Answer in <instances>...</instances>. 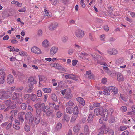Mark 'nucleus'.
<instances>
[{
	"instance_id": "nucleus-36",
	"label": "nucleus",
	"mask_w": 135,
	"mask_h": 135,
	"mask_svg": "<svg viewBox=\"0 0 135 135\" xmlns=\"http://www.w3.org/2000/svg\"><path fill=\"white\" fill-rule=\"evenodd\" d=\"M22 114H24V113H22L18 117L20 121L22 123L24 121L23 117L22 116V115H21Z\"/></svg>"
},
{
	"instance_id": "nucleus-31",
	"label": "nucleus",
	"mask_w": 135,
	"mask_h": 135,
	"mask_svg": "<svg viewBox=\"0 0 135 135\" xmlns=\"http://www.w3.org/2000/svg\"><path fill=\"white\" fill-rule=\"evenodd\" d=\"M42 89L45 93H50L51 91V90L50 88H43Z\"/></svg>"
},
{
	"instance_id": "nucleus-46",
	"label": "nucleus",
	"mask_w": 135,
	"mask_h": 135,
	"mask_svg": "<svg viewBox=\"0 0 135 135\" xmlns=\"http://www.w3.org/2000/svg\"><path fill=\"white\" fill-rule=\"evenodd\" d=\"M19 55L22 56H26L27 55V53L26 52L22 51H20L19 52Z\"/></svg>"
},
{
	"instance_id": "nucleus-15",
	"label": "nucleus",
	"mask_w": 135,
	"mask_h": 135,
	"mask_svg": "<svg viewBox=\"0 0 135 135\" xmlns=\"http://www.w3.org/2000/svg\"><path fill=\"white\" fill-rule=\"evenodd\" d=\"M108 88L110 89L111 91L113 92L114 94H116L118 93V89L116 87L113 86H111L108 87Z\"/></svg>"
},
{
	"instance_id": "nucleus-19",
	"label": "nucleus",
	"mask_w": 135,
	"mask_h": 135,
	"mask_svg": "<svg viewBox=\"0 0 135 135\" xmlns=\"http://www.w3.org/2000/svg\"><path fill=\"white\" fill-rule=\"evenodd\" d=\"M94 115L92 114V113H90L88 119V120L89 123L93 121V117Z\"/></svg>"
},
{
	"instance_id": "nucleus-62",
	"label": "nucleus",
	"mask_w": 135,
	"mask_h": 135,
	"mask_svg": "<svg viewBox=\"0 0 135 135\" xmlns=\"http://www.w3.org/2000/svg\"><path fill=\"white\" fill-rule=\"evenodd\" d=\"M30 96V95L29 94H25L24 95V99H27L29 98Z\"/></svg>"
},
{
	"instance_id": "nucleus-24",
	"label": "nucleus",
	"mask_w": 135,
	"mask_h": 135,
	"mask_svg": "<svg viewBox=\"0 0 135 135\" xmlns=\"http://www.w3.org/2000/svg\"><path fill=\"white\" fill-rule=\"evenodd\" d=\"M40 116H36L35 117L34 121L36 124H38L40 121Z\"/></svg>"
},
{
	"instance_id": "nucleus-20",
	"label": "nucleus",
	"mask_w": 135,
	"mask_h": 135,
	"mask_svg": "<svg viewBox=\"0 0 135 135\" xmlns=\"http://www.w3.org/2000/svg\"><path fill=\"white\" fill-rule=\"evenodd\" d=\"M117 79L118 81L120 82L124 80V78L121 74L118 73L117 75Z\"/></svg>"
},
{
	"instance_id": "nucleus-57",
	"label": "nucleus",
	"mask_w": 135,
	"mask_h": 135,
	"mask_svg": "<svg viewBox=\"0 0 135 135\" xmlns=\"http://www.w3.org/2000/svg\"><path fill=\"white\" fill-rule=\"evenodd\" d=\"M120 97L124 101H126L127 100V98L126 97H124L123 95L120 94Z\"/></svg>"
},
{
	"instance_id": "nucleus-32",
	"label": "nucleus",
	"mask_w": 135,
	"mask_h": 135,
	"mask_svg": "<svg viewBox=\"0 0 135 135\" xmlns=\"http://www.w3.org/2000/svg\"><path fill=\"white\" fill-rule=\"evenodd\" d=\"M27 107V105L26 103H22L21 105V109L23 110H25Z\"/></svg>"
},
{
	"instance_id": "nucleus-2",
	"label": "nucleus",
	"mask_w": 135,
	"mask_h": 135,
	"mask_svg": "<svg viewBox=\"0 0 135 135\" xmlns=\"http://www.w3.org/2000/svg\"><path fill=\"white\" fill-rule=\"evenodd\" d=\"M91 55L93 58L94 60V61H97V63L98 64H100L101 65H103L105 66L107 65V64L105 62L102 63L99 60V57H100V56L98 54H96L95 55H93L92 54H91Z\"/></svg>"
},
{
	"instance_id": "nucleus-56",
	"label": "nucleus",
	"mask_w": 135,
	"mask_h": 135,
	"mask_svg": "<svg viewBox=\"0 0 135 135\" xmlns=\"http://www.w3.org/2000/svg\"><path fill=\"white\" fill-rule=\"evenodd\" d=\"M37 95L38 97H40L42 95V93L41 91L40 90H38L37 91Z\"/></svg>"
},
{
	"instance_id": "nucleus-37",
	"label": "nucleus",
	"mask_w": 135,
	"mask_h": 135,
	"mask_svg": "<svg viewBox=\"0 0 135 135\" xmlns=\"http://www.w3.org/2000/svg\"><path fill=\"white\" fill-rule=\"evenodd\" d=\"M51 98L52 100L55 101H57V99L56 95L54 94H51Z\"/></svg>"
},
{
	"instance_id": "nucleus-58",
	"label": "nucleus",
	"mask_w": 135,
	"mask_h": 135,
	"mask_svg": "<svg viewBox=\"0 0 135 135\" xmlns=\"http://www.w3.org/2000/svg\"><path fill=\"white\" fill-rule=\"evenodd\" d=\"M78 62L77 60H74L72 61V64L73 66H75L76 65Z\"/></svg>"
},
{
	"instance_id": "nucleus-50",
	"label": "nucleus",
	"mask_w": 135,
	"mask_h": 135,
	"mask_svg": "<svg viewBox=\"0 0 135 135\" xmlns=\"http://www.w3.org/2000/svg\"><path fill=\"white\" fill-rule=\"evenodd\" d=\"M120 109L122 112H125L127 110V107L126 106H123L121 107Z\"/></svg>"
},
{
	"instance_id": "nucleus-27",
	"label": "nucleus",
	"mask_w": 135,
	"mask_h": 135,
	"mask_svg": "<svg viewBox=\"0 0 135 135\" xmlns=\"http://www.w3.org/2000/svg\"><path fill=\"white\" fill-rule=\"evenodd\" d=\"M78 116V115L73 114V115L71 118L70 122L72 123H74L76 120Z\"/></svg>"
},
{
	"instance_id": "nucleus-38",
	"label": "nucleus",
	"mask_w": 135,
	"mask_h": 135,
	"mask_svg": "<svg viewBox=\"0 0 135 135\" xmlns=\"http://www.w3.org/2000/svg\"><path fill=\"white\" fill-rule=\"evenodd\" d=\"M62 127V124L60 123H58L56 125V128L57 130L60 129Z\"/></svg>"
},
{
	"instance_id": "nucleus-45",
	"label": "nucleus",
	"mask_w": 135,
	"mask_h": 135,
	"mask_svg": "<svg viewBox=\"0 0 135 135\" xmlns=\"http://www.w3.org/2000/svg\"><path fill=\"white\" fill-rule=\"evenodd\" d=\"M53 112L52 110H49L46 112V115L47 116H49L52 114Z\"/></svg>"
},
{
	"instance_id": "nucleus-35",
	"label": "nucleus",
	"mask_w": 135,
	"mask_h": 135,
	"mask_svg": "<svg viewBox=\"0 0 135 135\" xmlns=\"http://www.w3.org/2000/svg\"><path fill=\"white\" fill-rule=\"evenodd\" d=\"M32 115V114L31 112H28L25 115V119L26 120L28 119L29 118H30Z\"/></svg>"
},
{
	"instance_id": "nucleus-43",
	"label": "nucleus",
	"mask_w": 135,
	"mask_h": 135,
	"mask_svg": "<svg viewBox=\"0 0 135 135\" xmlns=\"http://www.w3.org/2000/svg\"><path fill=\"white\" fill-rule=\"evenodd\" d=\"M66 97L68 99H71L72 98V94L70 93H66Z\"/></svg>"
},
{
	"instance_id": "nucleus-44",
	"label": "nucleus",
	"mask_w": 135,
	"mask_h": 135,
	"mask_svg": "<svg viewBox=\"0 0 135 135\" xmlns=\"http://www.w3.org/2000/svg\"><path fill=\"white\" fill-rule=\"evenodd\" d=\"M93 105L94 107H98L100 106V103L94 102L93 103Z\"/></svg>"
},
{
	"instance_id": "nucleus-33",
	"label": "nucleus",
	"mask_w": 135,
	"mask_h": 135,
	"mask_svg": "<svg viewBox=\"0 0 135 135\" xmlns=\"http://www.w3.org/2000/svg\"><path fill=\"white\" fill-rule=\"evenodd\" d=\"M42 110L41 108L40 109H37L36 110V116H39L41 113Z\"/></svg>"
},
{
	"instance_id": "nucleus-7",
	"label": "nucleus",
	"mask_w": 135,
	"mask_h": 135,
	"mask_svg": "<svg viewBox=\"0 0 135 135\" xmlns=\"http://www.w3.org/2000/svg\"><path fill=\"white\" fill-rule=\"evenodd\" d=\"M7 81L8 84H12L14 81V78L13 76L11 74L8 75L7 78Z\"/></svg>"
},
{
	"instance_id": "nucleus-23",
	"label": "nucleus",
	"mask_w": 135,
	"mask_h": 135,
	"mask_svg": "<svg viewBox=\"0 0 135 135\" xmlns=\"http://www.w3.org/2000/svg\"><path fill=\"white\" fill-rule=\"evenodd\" d=\"M80 127L78 125H76L73 128V131L75 132H77L80 130Z\"/></svg>"
},
{
	"instance_id": "nucleus-14",
	"label": "nucleus",
	"mask_w": 135,
	"mask_h": 135,
	"mask_svg": "<svg viewBox=\"0 0 135 135\" xmlns=\"http://www.w3.org/2000/svg\"><path fill=\"white\" fill-rule=\"evenodd\" d=\"M76 100L79 103L83 106L85 104V102L84 99L81 97H78L76 98Z\"/></svg>"
},
{
	"instance_id": "nucleus-6",
	"label": "nucleus",
	"mask_w": 135,
	"mask_h": 135,
	"mask_svg": "<svg viewBox=\"0 0 135 135\" xmlns=\"http://www.w3.org/2000/svg\"><path fill=\"white\" fill-rule=\"evenodd\" d=\"M19 94L18 93H13V95L12 98V100H16V101H15V102L16 103H20V101L19 99Z\"/></svg>"
},
{
	"instance_id": "nucleus-39",
	"label": "nucleus",
	"mask_w": 135,
	"mask_h": 135,
	"mask_svg": "<svg viewBox=\"0 0 135 135\" xmlns=\"http://www.w3.org/2000/svg\"><path fill=\"white\" fill-rule=\"evenodd\" d=\"M66 112L67 113L70 114L72 112V110H71V107H67L66 109Z\"/></svg>"
},
{
	"instance_id": "nucleus-41",
	"label": "nucleus",
	"mask_w": 135,
	"mask_h": 135,
	"mask_svg": "<svg viewBox=\"0 0 135 135\" xmlns=\"http://www.w3.org/2000/svg\"><path fill=\"white\" fill-rule=\"evenodd\" d=\"M4 104H6V105H7L11 104L12 103L11 100L10 99L8 100L4 101Z\"/></svg>"
},
{
	"instance_id": "nucleus-3",
	"label": "nucleus",
	"mask_w": 135,
	"mask_h": 135,
	"mask_svg": "<svg viewBox=\"0 0 135 135\" xmlns=\"http://www.w3.org/2000/svg\"><path fill=\"white\" fill-rule=\"evenodd\" d=\"M75 33L76 37L79 38H81L85 35L84 31L80 29L77 30Z\"/></svg>"
},
{
	"instance_id": "nucleus-17",
	"label": "nucleus",
	"mask_w": 135,
	"mask_h": 135,
	"mask_svg": "<svg viewBox=\"0 0 135 135\" xmlns=\"http://www.w3.org/2000/svg\"><path fill=\"white\" fill-rule=\"evenodd\" d=\"M109 89L108 88V87L105 88L103 91V94L105 95H109L110 94V91Z\"/></svg>"
},
{
	"instance_id": "nucleus-52",
	"label": "nucleus",
	"mask_w": 135,
	"mask_h": 135,
	"mask_svg": "<svg viewBox=\"0 0 135 135\" xmlns=\"http://www.w3.org/2000/svg\"><path fill=\"white\" fill-rule=\"evenodd\" d=\"M127 128V127L125 126H121L120 127V129L119 130V131H122L126 129Z\"/></svg>"
},
{
	"instance_id": "nucleus-55",
	"label": "nucleus",
	"mask_w": 135,
	"mask_h": 135,
	"mask_svg": "<svg viewBox=\"0 0 135 135\" xmlns=\"http://www.w3.org/2000/svg\"><path fill=\"white\" fill-rule=\"evenodd\" d=\"M72 77L70 74H68V75H65V78L66 79H71Z\"/></svg>"
},
{
	"instance_id": "nucleus-22",
	"label": "nucleus",
	"mask_w": 135,
	"mask_h": 135,
	"mask_svg": "<svg viewBox=\"0 0 135 135\" xmlns=\"http://www.w3.org/2000/svg\"><path fill=\"white\" fill-rule=\"evenodd\" d=\"M42 46L45 47H47L49 45V42L47 40H44L42 42Z\"/></svg>"
},
{
	"instance_id": "nucleus-11",
	"label": "nucleus",
	"mask_w": 135,
	"mask_h": 135,
	"mask_svg": "<svg viewBox=\"0 0 135 135\" xmlns=\"http://www.w3.org/2000/svg\"><path fill=\"white\" fill-rule=\"evenodd\" d=\"M58 48L56 47H52L50 51V54L51 55H53L56 53L58 51Z\"/></svg>"
},
{
	"instance_id": "nucleus-53",
	"label": "nucleus",
	"mask_w": 135,
	"mask_h": 135,
	"mask_svg": "<svg viewBox=\"0 0 135 135\" xmlns=\"http://www.w3.org/2000/svg\"><path fill=\"white\" fill-rule=\"evenodd\" d=\"M12 125V124L11 122L9 123H8L7 125L6 128V130H8L11 128Z\"/></svg>"
},
{
	"instance_id": "nucleus-9",
	"label": "nucleus",
	"mask_w": 135,
	"mask_h": 135,
	"mask_svg": "<svg viewBox=\"0 0 135 135\" xmlns=\"http://www.w3.org/2000/svg\"><path fill=\"white\" fill-rule=\"evenodd\" d=\"M31 100L33 102H35V103L41 101L40 98H38L36 99L37 98V96L36 95L34 94H31Z\"/></svg>"
},
{
	"instance_id": "nucleus-60",
	"label": "nucleus",
	"mask_w": 135,
	"mask_h": 135,
	"mask_svg": "<svg viewBox=\"0 0 135 135\" xmlns=\"http://www.w3.org/2000/svg\"><path fill=\"white\" fill-rule=\"evenodd\" d=\"M51 14L50 12H48V13H47L45 15L44 17H51Z\"/></svg>"
},
{
	"instance_id": "nucleus-30",
	"label": "nucleus",
	"mask_w": 135,
	"mask_h": 135,
	"mask_svg": "<svg viewBox=\"0 0 135 135\" xmlns=\"http://www.w3.org/2000/svg\"><path fill=\"white\" fill-rule=\"evenodd\" d=\"M85 134H87L89 133V130L87 125H85L84 127Z\"/></svg>"
},
{
	"instance_id": "nucleus-13",
	"label": "nucleus",
	"mask_w": 135,
	"mask_h": 135,
	"mask_svg": "<svg viewBox=\"0 0 135 135\" xmlns=\"http://www.w3.org/2000/svg\"><path fill=\"white\" fill-rule=\"evenodd\" d=\"M28 81L30 84V85H33L36 84L37 83L36 79L32 77L29 78Z\"/></svg>"
},
{
	"instance_id": "nucleus-25",
	"label": "nucleus",
	"mask_w": 135,
	"mask_h": 135,
	"mask_svg": "<svg viewBox=\"0 0 135 135\" xmlns=\"http://www.w3.org/2000/svg\"><path fill=\"white\" fill-rule=\"evenodd\" d=\"M5 74H3L0 78V83L2 84H3L5 82Z\"/></svg>"
},
{
	"instance_id": "nucleus-18",
	"label": "nucleus",
	"mask_w": 135,
	"mask_h": 135,
	"mask_svg": "<svg viewBox=\"0 0 135 135\" xmlns=\"http://www.w3.org/2000/svg\"><path fill=\"white\" fill-rule=\"evenodd\" d=\"M39 81H45L47 80V77L44 75H39Z\"/></svg>"
},
{
	"instance_id": "nucleus-48",
	"label": "nucleus",
	"mask_w": 135,
	"mask_h": 135,
	"mask_svg": "<svg viewBox=\"0 0 135 135\" xmlns=\"http://www.w3.org/2000/svg\"><path fill=\"white\" fill-rule=\"evenodd\" d=\"M74 105V103L71 100H69L67 103L66 104V106H72Z\"/></svg>"
},
{
	"instance_id": "nucleus-1",
	"label": "nucleus",
	"mask_w": 135,
	"mask_h": 135,
	"mask_svg": "<svg viewBox=\"0 0 135 135\" xmlns=\"http://www.w3.org/2000/svg\"><path fill=\"white\" fill-rule=\"evenodd\" d=\"M12 96V94L9 93L8 91H4L0 92V99H7Z\"/></svg>"
},
{
	"instance_id": "nucleus-28",
	"label": "nucleus",
	"mask_w": 135,
	"mask_h": 135,
	"mask_svg": "<svg viewBox=\"0 0 135 135\" xmlns=\"http://www.w3.org/2000/svg\"><path fill=\"white\" fill-rule=\"evenodd\" d=\"M56 68L58 70H62V71H66L58 63L57 64Z\"/></svg>"
},
{
	"instance_id": "nucleus-12",
	"label": "nucleus",
	"mask_w": 135,
	"mask_h": 135,
	"mask_svg": "<svg viewBox=\"0 0 135 135\" xmlns=\"http://www.w3.org/2000/svg\"><path fill=\"white\" fill-rule=\"evenodd\" d=\"M41 109L42 111L44 112H46L47 111L50 110V107L48 106L45 105V104L43 103Z\"/></svg>"
},
{
	"instance_id": "nucleus-5",
	"label": "nucleus",
	"mask_w": 135,
	"mask_h": 135,
	"mask_svg": "<svg viewBox=\"0 0 135 135\" xmlns=\"http://www.w3.org/2000/svg\"><path fill=\"white\" fill-rule=\"evenodd\" d=\"M109 113L108 110L106 109L103 110V111L102 112L101 116L103 117V119L104 121H106L108 119Z\"/></svg>"
},
{
	"instance_id": "nucleus-40",
	"label": "nucleus",
	"mask_w": 135,
	"mask_h": 135,
	"mask_svg": "<svg viewBox=\"0 0 135 135\" xmlns=\"http://www.w3.org/2000/svg\"><path fill=\"white\" fill-rule=\"evenodd\" d=\"M62 41L64 43H65L67 41L68 37L66 36H63L61 38Z\"/></svg>"
},
{
	"instance_id": "nucleus-49",
	"label": "nucleus",
	"mask_w": 135,
	"mask_h": 135,
	"mask_svg": "<svg viewBox=\"0 0 135 135\" xmlns=\"http://www.w3.org/2000/svg\"><path fill=\"white\" fill-rule=\"evenodd\" d=\"M24 129L25 131L27 132L29 131L30 130L29 126L26 124H25V125Z\"/></svg>"
},
{
	"instance_id": "nucleus-4",
	"label": "nucleus",
	"mask_w": 135,
	"mask_h": 135,
	"mask_svg": "<svg viewBox=\"0 0 135 135\" xmlns=\"http://www.w3.org/2000/svg\"><path fill=\"white\" fill-rule=\"evenodd\" d=\"M58 25V23L55 22H53L49 26V29L50 31L54 30L57 28Z\"/></svg>"
},
{
	"instance_id": "nucleus-51",
	"label": "nucleus",
	"mask_w": 135,
	"mask_h": 135,
	"mask_svg": "<svg viewBox=\"0 0 135 135\" xmlns=\"http://www.w3.org/2000/svg\"><path fill=\"white\" fill-rule=\"evenodd\" d=\"M34 120V117L33 115H32L30 118L29 119V123L30 124L31 123L32 124V122Z\"/></svg>"
},
{
	"instance_id": "nucleus-10",
	"label": "nucleus",
	"mask_w": 135,
	"mask_h": 135,
	"mask_svg": "<svg viewBox=\"0 0 135 135\" xmlns=\"http://www.w3.org/2000/svg\"><path fill=\"white\" fill-rule=\"evenodd\" d=\"M106 124H104L101 127L100 129V133H104V132L105 133L107 134L108 132V130L107 129H106Z\"/></svg>"
},
{
	"instance_id": "nucleus-54",
	"label": "nucleus",
	"mask_w": 135,
	"mask_h": 135,
	"mask_svg": "<svg viewBox=\"0 0 135 135\" xmlns=\"http://www.w3.org/2000/svg\"><path fill=\"white\" fill-rule=\"evenodd\" d=\"M62 115V112L60 111L57 112L56 115L58 118H60Z\"/></svg>"
},
{
	"instance_id": "nucleus-16",
	"label": "nucleus",
	"mask_w": 135,
	"mask_h": 135,
	"mask_svg": "<svg viewBox=\"0 0 135 135\" xmlns=\"http://www.w3.org/2000/svg\"><path fill=\"white\" fill-rule=\"evenodd\" d=\"M39 49V48L36 47H32L31 49V51L33 53L37 54H40V51L38 52L37 50Z\"/></svg>"
},
{
	"instance_id": "nucleus-42",
	"label": "nucleus",
	"mask_w": 135,
	"mask_h": 135,
	"mask_svg": "<svg viewBox=\"0 0 135 135\" xmlns=\"http://www.w3.org/2000/svg\"><path fill=\"white\" fill-rule=\"evenodd\" d=\"M79 56L80 57H83L84 56H88V55L85 53L84 52H81L79 53Z\"/></svg>"
},
{
	"instance_id": "nucleus-21",
	"label": "nucleus",
	"mask_w": 135,
	"mask_h": 135,
	"mask_svg": "<svg viewBox=\"0 0 135 135\" xmlns=\"http://www.w3.org/2000/svg\"><path fill=\"white\" fill-rule=\"evenodd\" d=\"M79 110L78 109V107L77 105L75 106L74 109V112L73 114L78 115Z\"/></svg>"
},
{
	"instance_id": "nucleus-63",
	"label": "nucleus",
	"mask_w": 135,
	"mask_h": 135,
	"mask_svg": "<svg viewBox=\"0 0 135 135\" xmlns=\"http://www.w3.org/2000/svg\"><path fill=\"white\" fill-rule=\"evenodd\" d=\"M64 120H65L66 121L68 122L69 120V117L68 116L66 115L64 116Z\"/></svg>"
},
{
	"instance_id": "nucleus-26",
	"label": "nucleus",
	"mask_w": 135,
	"mask_h": 135,
	"mask_svg": "<svg viewBox=\"0 0 135 135\" xmlns=\"http://www.w3.org/2000/svg\"><path fill=\"white\" fill-rule=\"evenodd\" d=\"M42 103L40 102L35 104L34 107L35 108L37 109H40V107H42Z\"/></svg>"
},
{
	"instance_id": "nucleus-29",
	"label": "nucleus",
	"mask_w": 135,
	"mask_h": 135,
	"mask_svg": "<svg viewBox=\"0 0 135 135\" xmlns=\"http://www.w3.org/2000/svg\"><path fill=\"white\" fill-rule=\"evenodd\" d=\"M124 61L123 59H119L116 61V63L118 64H121L123 63Z\"/></svg>"
},
{
	"instance_id": "nucleus-47",
	"label": "nucleus",
	"mask_w": 135,
	"mask_h": 135,
	"mask_svg": "<svg viewBox=\"0 0 135 135\" xmlns=\"http://www.w3.org/2000/svg\"><path fill=\"white\" fill-rule=\"evenodd\" d=\"M115 121V119L114 117L112 116L110 117V119L109 120V122L110 123H112L114 122Z\"/></svg>"
},
{
	"instance_id": "nucleus-61",
	"label": "nucleus",
	"mask_w": 135,
	"mask_h": 135,
	"mask_svg": "<svg viewBox=\"0 0 135 135\" xmlns=\"http://www.w3.org/2000/svg\"><path fill=\"white\" fill-rule=\"evenodd\" d=\"M114 131L112 129H110L109 131V135H114Z\"/></svg>"
},
{
	"instance_id": "nucleus-64",
	"label": "nucleus",
	"mask_w": 135,
	"mask_h": 135,
	"mask_svg": "<svg viewBox=\"0 0 135 135\" xmlns=\"http://www.w3.org/2000/svg\"><path fill=\"white\" fill-rule=\"evenodd\" d=\"M129 134V132L127 131H125L123 132L121 135H128Z\"/></svg>"
},
{
	"instance_id": "nucleus-34",
	"label": "nucleus",
	"mask_w": 135,
	"mask_h": 135,
	"mask_svg": "<svg viewBox=\"0 0 135 135\" xmlns=\"http://www.w3.org/2000/svg\"><path fill=\"white\" fill-rule=\"evenodd\" d=\"M28 87L29 89L27 91V92L30 93L32 91L34 88L33 86L32 85H29Z\"/></svg>"
},
{
	"instance_id": "nucleus-8",
	"label": "nucleus",
	"mask_w": 135,
	"mask_h": 135,
	"mask_svg": "<svg viewBox=\"0 0 135 135\" xmlns=\"http://www.w3.org/2000/svg\"><path fill=\"white\" fill-rule=\"evenodd\" d=\"M94 113L95 115L97 116H98L100 115H101V114L103 111V108H96L94 110Z\"/></svg>"
},
{
	"instance_id": "nucleus-59",
	"label": "nucleus",
	"mask_w": 135,
	"mask_h": 135,
	"mask_svg": "<svg viewBox=\"0 0 135 135\" xmlns=\"http://www.w3.org/2000/svg\"><path fill=\"white\" fill-rule=\"evenodd\" d=\"M23 87L22 86H21L16 88L18 92L21 91L22 90H23Z\"/></svg>"
}]
</instances>
